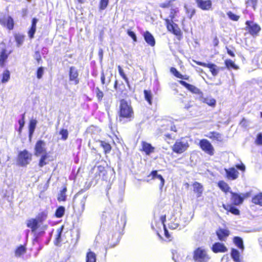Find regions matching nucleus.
<instances>
[{
	"label": "nucleus",
	"instance_id": "obj_1",
	"mask_svg": "<svg viewBox=\"0 0 262 262\" xmlns=\"http://www.w3.org/2000/svg\"><path fill=\"white\" fill-rule=\"evenodd\" d=\"M178 13V8H175L170 9L168 16H166L165 13L160 15L161 17L165 21L167 30L177 36H181L182 34L181 31L178 25L174 23V21H177L176 17Z\"/></svg>",
	"mask_w": 262,
	"mask_h": 262
},
{
	"label": "nucleus",
	"instance_id": "obj_2",
	"mask_svg": "<svg viewBox=\"0 0 262 262\" xmlns=\"http://www.w3.org/2000/svg\"><path fill=\"white\" fill-rule=\"evenodd\" d=\"M119 117L130 118L134 114L130 103L124 99H121L120 102Z\"/></svg>",
	"mask_w": 262,
	"mask_h": 262
},
{
	"label": "nucleus",
	"instance_id": "obj_3",
	"mask_svg": "<svg viewBox=\"0 0 262 262\" xmlns=\"http://www.w3.org/2000/svg\"><path fill=\"white\" fill-rule=\"evenodd\" d=\"M193 258L195 262H208L210 259L207 251L202 247L194 251Z\"/></svg>",
	"mask_w": 262,
	"mask_h": 262
},
{
	"label": "nucleus",
	"instance_id": "obj_4",
	"mask_svg": "<svg viewBox=\"0 0 262 262\" xmlns=\"http://www.w3.org/2000/svg\"><path fill=\"white\" fill-rule=\"evenodd\" d=\"M32 160V154L26 149L19 152L18 162L21 166L28 165Z\"/></svg>",
	"mask_w": 262,
	"mask_h": 262
},
{
	"label": "nucleus",
	"instance_id": "obj_5",
	"mask_svg": "<svg viewBox=\"0 0 262 262\" xmlns=\"http://www.w3.org/2000/svg\"><path fill=\"white\" fill-rule=\"evenodd\" d=\"M189 144L187 141L184 139L177 140L172 147V150L174 152L181 154L184 152L188 147Z\"/></svg>",
	"mask_w": 262,
	"mask_h": 262
},
{
	"label": "nucleus",
	"instance_id": "obj_6",
	"mask_svg": "<svg viewBox=\"0 0 262 262\" xmlns=\"http://www.w3.org/2000/svg\"><path fill=\"white\" fill-rule=\"evenodd\" d=\"M46 154H48L46 143L41 140L37 141L34 147V155L39 157L40 155Z\"/></svg>",
	"mask_w": 262,
	"mask_h": 262
},
{
	"label": "nucleus",
	"instance_id": "obj_7",
	"mask_svg": "<svg viewBox=\"0 0 262 262\" xmlns=\"http://www.w3.org/2000/svg\"><path fill=\"white\" fill-rule=\"evenodd\" d=\"M246 25V29L248 30L249 33L253 37L257 36L261 30L260 26L253 21H247Z\"/></svg>",
	"mask_w": 262,
	"mask_h": 262
},
{
	"label": "nucleus",
	"instance_id": "obj_8",
	"mask_svg": "<svg viewBox=\"0 0 262 262\" xmlns=\"http://www.w3.org/2000/svg\"><path fill=\"white\" fill-rule=\"evenodd\" d=\"M201 149L210 156L214 155V147L210 142L206 139H202L200 141Z\"/></svg>",
	"mask_w": 262,
	"mask_h": 262
},
{
	"label": "nucleus",
	"instance_id": "obj_9",
	"mask_svg": "<svg viewBox=\"0 0 262 262\" xmlns=\"http://www.w3.org/2000/svg\"><path fill=\"white\" fill-rule=\"evenodd\" d=\"M230 193L231 194V200L232 203L235 205L241 204L243 203L244 199L248 197L249 195L248 193L238 194L233 192L232 191H230Z\"/></svg>",
	"mask_w": 262,
	"mask_h": 262
},
{
	"label": "nucleus",
	"instance_id": "obj_10",
	"mask_svg": "<svg viewBox=\"0 0 262 262\" xmlns=\"http://www.w3.org/2000/svg\"><path fill=\"white\" fill-rule=\"evenodd\" d=\"M78 72L75 67H71L69 71V80L72 83L76 85L79 83Z\"/></svg>",
	"mask_w": 262,
	"mask_h": 262
},
{
	"label": "nucleus",
	"instance_id": "obj_11",
	"mask_svg": "<svg viewBox=\"0 0 262 262\" xmlns=\"http://www.w3.org/2000/svg\"><path fill=\"white\" fill-rule=\"evenodd\" d=\"M198 7L203 10H209L212 7L211 0H195Z\"/></svg>",
	"mask_w": 262,
	"mask_h": 262
},
{
	"label": "nucleus",
	"instance_id": "obj_12",
	"mask_svg": "<svg viewBox=\"0 0 262 262\" xmlns=\"http://www.w3.org/2000/svg\"><path fill=\"white\" fill-rule=\"evenodd\" d=\"M212 250L214 253H225L227 252L228 249L223 243H215L212 247Z\"/></svg>",
	"mask_w": 262,
	"mask_h": 262
},
{
	"label": "nucleus",
	"instance_id": "obj_13",
	"mask_svg": "<svg viewBox=\"0 0 262 262\" xmlns=\"http://www.w3.org/2000/svg\"><path fill=\"white\" fill-rule=\"evenodd\" d=\"M226 173V177L229 180H235L236 179L239 174L238 171L234 167H231L228 169H225Z\"/></svg>",
	"mask_w": 262,
	"mask_h": 262
},
{
	"label": "nucleus",
	"instance_id": "obj_14",
	"mask_svg": "<svg viewBox=\"0 0 262 262\" xmlns=\"http://www.w3.org/2000/svg\"><path fill=\"white\" fill-rule=\"evenodd\" d=\"M0 24L4 26H6L10 30L13 29L14 21L11 16H8L7 17L0 19Z\"/></svg>",
	"mask_w": 262,
	"mask_h": 262
},
{
	"label": "nucleus",
	"instance_id": "obj_15",
	"mask_svg": "<svg viewBox=\"0 0 262 262\" xmlns=\"http://www.w3.org/2000/svg\"><path fill=\"white\" fill-rule=\"evenodd\" d=\"M216 234L219 240L226 241L227 238L230 234V231L227 229L220 228L216 231Z\"/></svg>",
	"mask_w": 262,
	"mask_h": 262
},
{
	"label": "nucleus",
	"instance_id": "obj_16",
	"mask_svg": "<svg viewBox=\"0 0 262 262\" xmlns=\"http://www.w3.org/2000/svg\"><path fill=\"white\" fill-rule=\"evenodd\" d=\"M27 225L34 232L40 227L41 224L37 221V220L31 219L27 221Z\"/></svg>",
	"mask_w": 262,
	"mask_h": 262
},
{
	"label": "nucleus",
	"instance_id": "obj_17",
	"mask_svg": "<svg viewBox=\"0 0 262 262\" xmlns=\"http://www.w3.org/2000/svg\"><path fill=\"white\" fill-rule=\"evenodd\" d=\"M10 52H8L5 48H2L0 52V67H4Z\"/></svg>",
	"mask_w": 262,
	"mask_h": 262
},
{
	"label": "nucleus",
	"instance_id": "obj_18",
	"mask_svg": "<svg viewBox=\"0 0 262 262\" xmlns=\"http://www.w3.org/2000/svg\"><path fill=\"white\" fill-rule=\"evenodd\" d=\"M206 137L212 139V140L216 141L217 142H222L223 141V135L217 132H209Z\"/></svg>",
	"mask_w": 262,
	"mask_h": 262
},
{
	"label": "nucleus",
	"instance_id": "obj_19",
	"mask_svg": "<svg viewBox=\"0 0 262 262\" xmlns=\"http://www.w3.org/2000/svg\"><path fill=\"white\" fill-rule=\"evenodd\" d=\"M179 83L185 86L186 88H187L188 90H189L190 92H192L194 94H199L200 93V90L196 88V86L191 85L190 84L187 83L186 82L183 81V80H180Z\"/></svg>",
	"mask_w": 262,
	"mask_h": 262
},
{
	"label": "nucleus",
	"instance_id": "obj_20",
	"mask_svg": "<svg viewBox=\"0 0 262 262\" xmlns=\"http://www.w3.org/2000/svg\"><path fill=\"white\" fill-rule=\"evenodd\" d=\"M144 39L150 46L153 47L155 45V40L152 34L148 31H146L144 34Z\"/></svg>",
	"mask_w": 262,
	"mask_h": 262
},
{
	"label": "nucleus",
	"instance_id": "obj_21",
	"mask_svg": "<svg viewBox=\"0 0 262 262\" xmlns=\"http://www.w3.org/2000/svg\"><path fill=\"white\" fill-rule=\"evenodd\" d=\"M38 22V19L33 18L32 20L31 27L28 31V35L30 38L34 37V35L36 30V24Z\"/></svg>",
	"mask_w": 262,
	"mask_h": 262
},
{
	"label": "nucleus",
	"instance_id": "obj_22",
	"mask_svg": "<svg viewBox=\"0 0 262 262\" xmlns=\"http://www.w3.org/2000/svg\"><path fill=\"white\" fill-rule=\"evenodd\" d=\"M193 191L196 193L197 197H200L203 191V186L200 183L195 182L193 183Z\"/></svg>",
	"mask_w": 262,
	"mask_h": 262
},
{
	"label": "nucleus",
	"instance_id": "obj_23",
	"mask_svg": "<svg viewBox=\"0 0 262 262\" xmlns=\"http://www.w3.org/2000/svg\"><path fill=\"white\" fill-rule=\"evenodd\" d=\"M142 148L143 151L146 153V155H148L153 152L155 149L151 144L145 142H142Z\"/></svg>",
	"mask_w": 262,
	"mask_h": 262
},
{
	"label": "nucleus",
	"instance_id": "obj_24",
	"mask_svg": "<svg viewBox=\"0 0 262 262\" xmlns=\"http://www.w3.org/2000/svg\"><path fill=\"white\" fill-rule=\"evenodd\" d=\"M231 256L234 262H242L239 251L234 248L231 249Z\"/></svg>",
	"mask_w": 262,
	"mask_h": 262
},
{
	"label": "nucleus",
	"instance_id": "obj_25",
	"mask_svg": "<svg viewBox=\"0 0 262 262\" xmlns=\"http://www.w3.org/2000/svg\"><path fill=\"white\" fill-rule=\"evenodd\" d=\"M223 207L228 212H230L234 215H238L239 214V210L231 205H223Z\"/></svg>",
	"mask_w": 262,
	"mask_h": 262
},
{
	"label": "nucleus",
	"instance_id": "obj_26",
	"mask_svg": "<svg viewBox=\"0 0 262 262\" xmlns=\"http://www.w3.org/2000/svg\"><path fill=\"white\" fill-rule=\"evenodd\" d=\"M37 121L35 119H32L30 121L29 125V138H31L34 132Z\"/></svg>",
	"mask_w": 262,
	"mask_h": 262
},
{
	"label": "nucleus",
	"instance_id": "obj_27",
	"mask_svg": "<svg viewBox=\"0 0 262 262\" xmlns=\"http://www.w3.org/2000/svg\"><path fill=\"white\" fill-rule=\"evenodd\" d=\"M207 67L210 69V72L214 76L218 74L220 70V68L217 67L215 64L213 63H208Z\"/></svg>",
	"mask_w": 262,
	"mask_h": 262
},
{
	"label": "nucleus",
	"instance_id": "obj_28",
	"mask_svg": "<svg viewBox=\"0 0 262 262\" xmlns=\"http://www.w3.org/2000/svg\"><path fill=\"white\" fill-rule=\"evenodd\" d=\"M99 142L100 146L103 148L104 153L105 154L110 153L112 149L111 145L104 141H99Z\"/></svg>",
	"mask_w": 262,
	"mask_h": 262
},
{
	"label": "nucleus",
	"instance_id": "obj_29",
	"mask_svg": "<svg viewBox=\"0 0 262 262\" xmlns=\"http://www.w3.org/2000/svg\"><path fill=\"white\" fill-rule=\"evenodd\" d=\"M233 243L242 251L244 249L243 241L242 238L238 236H235L233 238Z\"/></svg>",
	"mask_w": 262,
	"mask_h": 262
},
{
	"label": "nucleus",
	"instance_id": "obj_30",
	"mask_svg": "<svg viewBox=\"0 0 262 262\" xmlns=\"http://www.w3.org/2000/svg\"><path fill=\"white\" fill-rule=\"evenodd\" d=\"M150 175L152 176V179H157L160 180L161 182L160 186L161 187L163 186L165 182L164 179L161 174H158V172L156 170L152 171L151 172Z\"/></svg>",
	"mask_w": 262,
	"mask_h": 262
},
{
	"label": "nucleus",
	"instance_id": "obj_31",
	"mask_svg": "<svg viewBox=\"0 0 262 262\" xmlns=\"http://www.w3.org/2000/svg\"><path fill=\"white\" fill-rule=\"evenodd\" d=\"M225 64L226 67L229 70H230L232 69L234 70H238L239 69V67L237 65H236L232 60L230 59H226L225 61Z\"/></svg>",
	"mask_w": 262,
	"mask_h": 262
},
{
	"label": "nucleus",
	"instance_id": "obj_32",
	"mask_svg": "<svg viewBox=\"0 0 262 262\" xmlns=\"http://www.w3.org/2000/svg\"><path fill=\"white\" fill-rule=\"evenodd\" d=\"M179 226V221L177 219H174L173 220L169 221V223H168V228L172 230L177 229Z\"/></svg>",
	"mask_w": 262,
	"mask_h": 262
},
{
	"label": "nucleus",
	"instance_id": "obj_33",
	"mask_svg": "<svg viewBox=\"0 0 262 262\" xmlns=\"http://www.w3.org/2000/svg\"><path fill=\"white\" fill-rule=\"evenodd\" d=\"M39 157H40V158L39 161L38 165L40 167H42L43 166H44L45 165L48 163L47 159L49 157V156L48 154H46L41 155Z\"/></svg>",
	"mask_w": 262,
	"mask_h": 262
},
{
	"label": "nucleus",
	"instance_id": "obj_34",
	"mask_svg": "<svg viewBox=\"0 0 262 262\" xmlns=\"http://www.w3.org/2000/svg\"><path fill=\"white\" fill-rule=\"evenodd\" d=\"M218 186L222 191H224L225 192H230L229 190L230 189V187L226 182L223 181L219 182Z\"/></svg>",
	"mask_w": 262,
	"mask_h": 262
},
{
	"label": "nucleus",
	"instance_id": "obj_35",
	"mask_svg": "<svg viewBox=\"0 0 262 262\" xmlns=\"http://www.w3.org/2000/svg\"><path fill=\"white\" fill-rule=\"evenodd\" d=\"M48 215V213L46 211H43L39 213L36 217L35 219L41 225L42 223L46 220Z\"/></svg>",
	"mask_w": 262,
	"mask_h": 262
},
{
	"label": "nucleus",
	"instance_id": "obj_36",
	"mask_svg": "<svg viewBox=\"0 0 262 262\" xmlns=\"http://www.w3.org/2000/svg\"><path fill=\"white\" fill-rule=\"evenodd\" d=\"M144 97L145 100L148 102L149 104H152V94L150 91H144Z\"/></svg>",
	"mask_w": 262,
	"mask_h": 262
},
{
	"label": "nucleus",
	"instance_id": "obj_37",
	"mask_svg": "<svg viewBox=\"0 0 262 262\" xmlns=\"http://www.w3.org/2000/svg\"><path fill=\"white\" fill-rule=\"evenodd\" d=\"M26 251V248L24 246L20 245L15 251V255L16 257H20L24 254Z\"/></svg>",
	"mask_w": 262,
	"mask_h": 262
},
{
	"label": "nucleus",
	"instance_id": "obj_38",
	"mask_svg": "<svg viewBox=\"0 0 262 262\" xmlns=\"http://www.w3.org/2000/svg\"><path fill=\"white\" fill-rule=\"evenodd\" d=\"M252 202L262 206V193H259L252 198Z\"/></svg>",
	"mask_w": 262,
	"mask_h": 262
},
{
	"label": "nucleus",
	"instance_id": "obj_39",
	"mask_svg": "<svg viewBox=\"0 0 262 262\" xmlns=\"http://www.w3.org/2000/svg\"><path fill=\"white\" fill-rule=\"evenodd\" d=\"M96 254L92 251H89L86 255V262H96Z\"/></svg>",
	"mask_w": 262,
	"mask_h": 262
},
{
	"label": "nucleus",
	"instance_id": "obj_40",
	"mask_svg": "<svg viewBox=\"0 0 262 262\" xmlns=\"http://www.w3.org/2000/svg\"><path fill=\"white\" fill-rule=\"evenodd\" d=\"M10 78V73L8 70H6L3 73V77L2 79V83L7 82Z\"/></svg>",
	"mask_w": 262,
	"mask_h": 262
},
{
	"label": "nucleus",
	"instance_id": "obj_41",
	"mask_svg": "<svg viewBox=\"0 0 262 262\" xmlns=\"http://www.w3.org/2000/svg\"><path fill=\"white\" fill-rule=\"evenodd\" d=\"M203 101L211 106H214L216 103L215 100L211 97L205 98L203 99Z\"/></svg>",
	"mask_w": 262,
	"mask_h": 262
},
{
	"label": "nucleus",
	"instance_id": "obj_42",
	"mask_svg": "<svg viewBox=\"0 0 262 262\" xmlns=\"http://www.w3.org/2000/svg\"><path fill=\"white\" fill-rule=\"evenodd\" d=\"M66 191L67 188L66 187H64L62 190L60 191V193L58 194V200L59 201H64L66 200Z\"/></svg>",
	"mask_w": 262,
	"mask_h": 262
},
{
	"label": "nucleus",
	"instance_id": "obj_43",
	"mask_svg": "<svg viewBox=\"0 0 262 262\" xmlns=\"http://www.w3.org/2000/svg\"><path fill=\"white\" fill-rule=\"evenodd\" d=\"M118 69L120 76L123 78V79L125 80V82L127 84L128 86L129 87V83L128 81V79L126 77V75L123 72V70L121 68L120 66H118Z\"/></svg>",
	"mask_w": 262,
	"mask_h": 262
},
{
	"label": "nucleus",
	"instance_id": "obj_44",
	"mask_svg": "<svg viewBox=\"0 0 262 262\" xmlns=\"http://www.w3.org/2000/svg\"><path fill=\"white\" fill-rule=\"evenodd\" d=\"M64 207L63 206H60L56 209L55 212V215L57 217H61L64 215Z\"/></svg>",
	"mask_w": 262,
	"mask_h": 262
},
{
	"label": "nucleus",
	"instance_id": "obj_45",
	"mask_svg": "<svg viewBox=\"0 0 262 262\" xmlns=\"http://www.w3.org/2000/svg\"><path fill=\"white\" fill-rule=\"evenodd\" d=\"M15 41L18 47H20L23 43L24 41V36L20 34H16L15 36Z\"/></svg>",
	"mask_w": 262,
	"mask_h": 262
},
{
	"label": "nucleus",
	"instance_id": "obj_46",
	"mask_svg": "<svg viewBox=\"0 0 262 262\" xmlns=\"http://www.w3.org/2000/svg\"><path fill=\"white\" fill-rule=\"evenodd\" d=\"M170 71V72L176 77L180 79H185L184 78V76H183L179 72H178L175 68H171Z\"/></svg>",
	"mask_w": 262,
	"mask_h": 262
},
{
	"label": "nucleus",
	"instance_id": "obj_47",
	"mask_svg": "<svg viewBox=\"0 0 262 262\" xmlns=\"http://www.w3.org/2000/svg\"><path fill=\"white\" fill-rule=\"evenodd\" d=\"M25 114H23L21 115V119L19 120V121H18V123H19V129H18V132H19V134L21 133V130H22L23 127L24 126V125H25Z\"/></svg>",
	"mask_w": 262,
	"mask_h": 262
},
{
	"label": "nucleus",
	"instance_id": "obj_48",
	"mask_svg": "<svg viewBox=\"0 0 262 262\" xmlns=\"http://www.w3.org/2000/svg\"><path fill=\"white\" fill-rule=\"evenodd\" d=\"M109 0H101L99 4V9L101 10H104L107 6Z\"/></svg>",
	"mask_w": 262,
	"mask_h": 262
},
{
	"label": "nucleus",
	"instance_id": "obj_49",
	"mask_svg": "<svg viewBox=\"0 0 262 262\" xmlns=\"http://www.w3.org/2000/svg\"><path fill=\"white\" fill-rule=\"evenodd\" d=\"M63 228V227L62 226L57 229V231H56L57 235H56V238L57 243H58L60 242V241H61V240H60L61 234V232L62 231Z\"/></svg>",
	"mask_w": 262,
	"mask_h": 262
},
{
	"label": "nucleus",
	"instance_id": "obj_50",
	"mask_svg": "<svg viewBox=\"0 0 262 262\" xmlns=\"http://www.w3.org/2000/svg\"><path fill=\"white\" fill-rule=\"evenodd\" d=\"M59 134L61 135V139L63 140H66L68 137V132L67 129H62L60 132Z\"/></svg>",
	"mask_w": 262,
	"mask_h": 262
},
{
	"label": "nucleus",
	"instance_id": "obj_51",
	"mask_svg": "<svg viewBox=\"0 0 262 262\" xmlns=\"http://www.w3.org/2000/svg\"><path fill=\"white\" fill-rule=\"evenodd\" d=\"M227 14L230 19L234 21H237L239 18V16L236 15L231 11L228 12Z\"/></svg>",
	"mask_w": 262,
	"mask_h": 262
},
{
	"label": "nucleus",
	"instance_id": "obj_52",
	"mask_svg": "<svg viewBox=\"0 0 262 262\" xmlns=\"http://www.w3.org/2000/svg\"><path fill=\"white\" fill-rule=\"evenodd\" d=\"M96 93L98 100H101L103 97V93L98 88L96 89Z\"/></svg>",
	"mask_w": 262,
	"mask_h": 262
},
{
	"label": "nucleus",
	"instance_id": "obj_53",
	"mask_svg": "<svg viewBox=\"0 0 262 262\" xmlns=\"http://www.w3.org/2000/svg\"><path fill=\"white\" fill-rule=\"evenodd\" d=\"M43 74V68L42 67H40L38 69L37 71V77L38 79H40Z\"/></svg>",
	"mask_w": 262,
	"mask_h": 262
},
{
	"label": "nucleus",
	"instance_id": "obj_54",
	"mask_svg": "<svg viewBox=\"0 0 262 262\" xmlns=\"http://www.w3.org/2000/svg\"><path fill=\"white\" fill-rule=\"evenodd\" d=\"M87 198V195H84L82 196L80 200V205L81 206V209L83 211L84 209L85 203Z\"/></svg>",
	"mask_w": 262,
	"mask_h": 262
},
{
	"label": "nucleus",
	"instance_id": "obj_55",
	"mask_svg": "<svg viewBox=\"0 0 262 262\" xmlns=\"http://www.w3.org/2000/svg\"><path fill=\"white\" fill-rule=\"evenodd\" d=\"M255 143L257 145H262V134L259 133L255 140Z\"/></svg>",
	"mask_w": 262,
	"mask_h": 262
},
{
	"label": "nucleus",
	"instance_id": "obj_56",
	"mask_svg": "<svg viewBox=\"0 0 262 262\" xmlns=\"http://www.w3.org/2000/svg\"><path fill=\"white\" fill-rule=\"evenodd\" d=\"M96 168H97V171L99 172V175L100 174V173H102L103 175L105 174V167L104 166H103L102 165H98L97 166Z\"/></svg>",
	"mask_w": 262,
	"mask_h": 262
},
{
	"label": "nucleus",
	"instance_id": "obj_57",
	"mask_svg": "<svg viewBox=\"0 0 262 262\" xmlns=\"http://www.w3.org/2000/svg\"><path fill=\"white\" fill-rule=\"evenodd\" d=\"M127 34L132 38L134 41H137V37L135 33L130 30L127 31Z\"/></svg>",
	"mask_w": 262,
	"mask_h": 262
},
{
	"label": "nucleus",
	"instance_id": "obj_58",
	"mask_svg": "<svg viewBox=\"0 0 262 262\" xmlns=\"http://www.w3.org/2000/svg\"><path fill=\"white\" fill-rule=\"evenodd\" d=\"M171 1L166 2L160 4V7L163 8H169L170 6Z\"/></svg>",
	"mask_w": 262,
	"mask_h": 262
},
{
	"label": "nucleus",
	"instance_id": "obj_59",
	"mask_svg": "<svg viewBox=\"0 0 262 262\" xmlns=\"http://www.w3.org/2000/svg\"><path fill=\"white\" fill-rule=\"evenodd\" d=\"M236 167L238 169L242 170L243 171H244L246 168L245 166L243 163H242L241 164H237L236 165Z\"/></svg>",
	"mask_w": 262,
	"mask_h": 262
},
{
	"label": "nucleus",
	"instance_id": "obj_60",
	"mask_svg": "<svg viewBox=\"0 0 262 262\" xmlns=\"http://www.w3.org/2000/svg\"><path fill=\"white\" fill-rule=\"evenodd\" d=\"M160 220L161 221L162 224L163 226V227H165V226H166L165 224V222H166V215H162L160 217Z\"/></svg>",
	"mask_w": 262,
	"mask_h": 262
},
{
	"label": "nucleus",
	"instance_id": "obj_61",
	"mask_svg": "<svg viewBox=\"0 0 262 262\" xmlns=\"http://www.w3.org/2000/svg\"><path fill=\"white\" fill-rule=\"evenodd\" d=\"M103 50L102 49H99L98 51V56L99 57L100 60H102L103 58Z\"/></svg>",
	"mask_w": 262,
	"mask_h": 262
},
{
	"label": "nucleus",
	"instance_id": "obj_62",
	"mask_svg": "<svg viewBox=\"0 0 262 262\" xmlns=\"http://www.w3.org/2000/svg\"><path fill=\"white\" fill-rule=\"evenodd\" d=\"M193 61L194 62H195L197 64H198L199 66H201L204 67H207V64H208V63L202 62H200V61H195V60H193Z\"/></svg>",
	"mask_w": 262,
	"mask_h": 262
},
{
	"label": "nucleus",
	"instance_id": "obj_63",
	"mask_svg": "<svg viewBox=\"0 0 262 262\" xmlns=\"http://www.w3.org/2000/svg\"><path fill=\"white\" fill-rule=\"evenodd\" d=\"M105 78L104 74L103 73H102L101 75V83L102 84H105Z\"/></svg>",
	"mask_w": 262,
	"mask_h": 262
},
{
	"label": "nucleus",
	"instance_id": "obj_64",
	"mask_svg": "<svg viewBox=\"0 0 262 262\" xmlns=\"http://www.w3.org/2000/svg\"><path fill=\"white\" fill-rule=\"evenodd\" d=\"M227 53L229 55H230L232 57H234L235 56L233 52L229 50V49H227Z\"/></svg>",
	"mask_w": 262,
	"mask_h": 262
}]
</instances>
